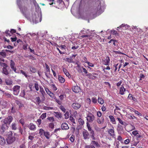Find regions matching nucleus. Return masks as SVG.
Segmentation results:
<instances>
[{
    "instance_id": "1",
    "label": "nucleus",
    "mask_w": 148,
    "mask_h": 148,
    "mask_svg": "<svg viewBox=\"0 0 148 148\" xmlns=\"http://www.w3.org/2000/svg\"><path fill=\"white\" fill-rule=\"evenodd\" d=\"M6 136L7 138L6 141L8 144H11L13 143L16 140L18 135L16 133H14L13 135V133L11 131L7 132Z\"/></svg>"
},
{
    "instance_id": "2",
    "label": "nucleus",
    "mask_w": 148,
    "mask_h": 148,
    "mask_svg": "<svg viewBox=\"0 0 148 148\" xmlns=\"http://www.w3.org/2000/svg\"><path fill=\"white\" fill-rule=\"evenodd\" d=\"M20 88V86L18 85L15 86L13 87L14 94L15 95H18L19 92Z\"/></svg>"
},
{
    "instance_id": "3",
    "label": "nucleus",
    "mask_w": 148,
    "mask_h": 148,
    "mask_svg": "<svg viewBox=\"0 0 148 148\" xmlns=\"http://www.w3.org/2000/svg\"><path fill=\"white\" fill-rule=\"evenodd\" d=\"M13 119L12 116H9L8 117L5 118L4 119V123L8 124H10Z\"/></svg>"
},
{
    "instance_id": "4",
    "label": "nucleus",
    "mask_w": 148,
    "mask_h": 148,
    "mask_svg": "<svg viewBox=\"0 0 148 148\" xmlns=\"http://www.w3.org/2000/svg\"><path fill=\"white\" fill-rule=\"evenodd\" d=\"M15 64L12 60H11L10 61V66L11 69L14 71L15 73H17L16 71V68L15 66Z\"/></svg>"
},
{
    "instance_id": "5",
    "label": "nucleus",
    "mask_w": 148,
    "mask_h": 148,
    "mask_svg": "<svg viewBox=\"0 0 148 148\" xmlns=\"http://www.w3.org/2000/svg\"><path fill=\"white\" fill-rule=\"evenodd\" d=\"M8 126L6 123L3 124L1 126V130L3 132H5L6 130L8 129Z\"/></svg>"
},
{
    "instance_id": "6",
    "label": "nucleus",
    "mask_w": 148,
    "mask_h": 148,
    "mask_svg": "<svg viewBox=\"0 0 148 148\" xmlns=\"http://www.w3.org/2000/svg\"><path fill=\"white\" fill-rule=\"evenodd\" d=\"M40 91L42 95V101H44L45 99L44 95L45 94V92L43 88L41 86L40 87Z\"/></svg>"
},
{
    "instance_id": "7",
    "label": "nucleus",
    "mask_w": 148,
    "mask_h": 148,
    "mask_svg": "<svg viewBox=\"0 0 148 148\" xmlns=\"http://www.w3.org/2000/svg\"><path fill=\"white\" fill-rule=\"evenodd\" d=\"M15 103L18 106L19 109H21L24 106L23 104L22 103L21 101L18 100H16Z\"/></svg>"
},
{
    "instance_id": "8",
    "label": "nucleus",
    "mask_w": 148,
    "mask_h": 148,
    "mask_svg": "<svg viewBox=\"0 0 148 148\" xmlns=\"http://www.w3.org/2000/svg\"><path fill=\"white\" fill-rule=\"evenodd\" d=\"M6 143L5 140L3 136L0 135V145H3Z\"/></svg>"
},
{
    "instance_id": "9",
    "label": "nucleus",
    "mask_w": 148,
    "mask_h": 148,
    "mask_svg": "<svg viewBox=\"0 0 148 148\" xmlns=\"http://www.w3.org/2000/svg\"><path fill=\"white\" fill-rule=\"evenodd\" d=\"M29 129L32 131H34L36 129V126L33 123H31L29 127Z\"/></svg>"
},
{
    "instance_id": "10",
    "label": "nucleus",
    "mask_w": 148,
    "mask_h": 148,
    "mask_svg": "<svg viewBox=\"0 0 148 148\" xmlns=\"http://www.w3.org/2000/svg\"><path fill=\"white\" fill-rule=\"evenodd\" d=\"M5 81L6 84L7 85H11L12 84V79H6Z\"/></svg>"
},
{
    "instance_id": "11",
    "label": "nucleus",
    "mask_w": 148,
    "mask_h": 148,
    "mask_svg": "<svg viewBox=\"0 0 148 148\" xmlns=\"http://www.w3.org/2000/svg\"><path fill=\"white\" fill-rule=\"evenodd\" d=\"M6 56V53L5 52L4 50H2L0 52V58H5Z\"/></svg>"
},
{
    "instance_id": "12",
    "label": "nucleus",
    "mask_w": 148,
    "mask_h": 148,
    "mask_svg": "<svg viewBox=\"0 0 148 148\" xmlns=\"http://www.w3.org/2000/svg\"><path fill=\"white\" fill-rule=\"evenodd\" d=\"M35 99L36 101V103L38 105H39L40 103H42L44 101H42V99L41 100H40V98L39 97H36Z\"/></svg>"
},
{
    "instance_id": "13",
    "label": "nucleus",
    "mask_w": 148,
    "mask_h": 148,
    "mask_svg": "<svg viewBox=\"0 0 148 148\" xmlns=\"http://www.w3.org/2000/svg\"><path fill=\"white\" fill-rule=\"evenodd\" d=\"M2 73L6 75H8L10 73V72L6 68H3L2 69Z\"/></svg>"
},
{
    "instance_id": "14",
    "label": "nucleus",
    "mask_w": 148,
    "mask_h": 148,
    "mask_svg": "<svg viewBox=\"0 0 148 148\" xmlns=\"http://www.w3.org/2000/svg\"><path fill=\"white\" fill-rule=\"evenodd\" d=\"M29 69L30 72L32 73H35L37 71L35 67L32 66H30Z\"/></svg>"
},
{
    "instance_id": "15",
    "label": "nucleus",
    "mask_w": 148,
    "mask_h": 148,
    "mask_svg": "<svg viewBox=\"0 0 148 148\" xmlns=\"http://www.w3.org/2000/svg\"><path fill=\"white\" fill-rule=\"evenodd\" d=\"M20 73H21L26 78H28V77H29V76L27 75L26 72H25L24 71L22 70H21L20 71Z\"/></svg>"
},
{
    "instance_id": "16",
    "label": "nucleus",
    "mask_w": 148,
    "mask_h": 148,
    "mask_svg": "<svg viewBox=\"0 0 148 148\" xmlns=\"http://www.w3.org/2000/svg\"><path fill=\"white\" fill-rule=\"evenodd\" d=\"M11 127L13 130H16L17 129L16 124L15 123H13L12 124Z\"/></svg>"
},
{
    "instance_id": "17",
    "label": "nucleus",
    "mask_w": 148,
    "mask_h": 148,
    "mask_svg": "<svg viewBox=\"0 0 148 148\" xmlns=\"http://www.w3.org/2000/svg\"><path fill=\"white\" fill-rule=\"evenodd\" d=\"M45 65L46 66V72H47V73H48L49 74L50 73V70L49 66L46 63H45Z\"/></svg>"
},
{
    "instance_id": "18",
    "label": "nucleus",
    "mask_w": 148,
    "mask_h": 148,
    "mask_svg": "<svg viewBox=\"0 0 148 148\" xmlns=\"http://www.w3.org/2000/svg\"><path fill=\"white\" fill-rule=\"evenodd\" d=\"M34 87L37 91H38L39 89V86L37 82H36L34 84Z\"/></svg>"
},
{
    "instance_id": "19",
    "label": "nucleus",
    "mask_w": 148,
    "mask_h": 148,
    "mask_svg": "<svg viewBox=\"0 0 148 148\" xmlns=\"http://www.w3.org/2000/svg\"><path fill=\"white\" fill-rule=\"evenodd\" d=\"M58 79L59 81L61 83H64L65 81V79L60 76H59Z\"/></svg>"
},
{
    "instance_id": "20",
    "label": "nucleus",
    "mask_w": 148,
    "mask_h": 148,
    "mask_svg": "<svg viewBox=\"0 0 148 148\" xmlns=\"http://www.w3.org/2000/svg\"><path fill=\"white\" fill-rule=\"evenodd\" d=\"M0 64L1 66L3 67V68H7L8 66L6 64L1 61L0 62Z\"/></svg>"
},
{
    "instance_id": "21",
    "label": "nucleus",
    "mask_w": 148,
    "mask_h": 148,
    "mask_svg": "<svg viewBox=\"0 0 148 148\" xmlns=\"http://www.w3.org/2000/svg\"><path fill=\"white\" fill-rule=\"evenodd\" d=\"M16 112V110L15 108L12 106L11 108V112L12 113H14Z\"/></svg>"
},
{
    "instance_id": "22",
    "label": "nucleus",
    "mask_w": 148,
    "mask_h": 148,
    "mask_svg": "<svg viewBox=\"0 0 148 148\" xmlns=\"http://www.w3.org/2000/svg\"><path fill=\"white\" fill-rule=\"evenodd\" d=\"M25 95V90H22L20 94V96L23 97H24Z\"/></svg>"
},
{
    "instance_id": "23",
    "label": "nucleus",
    "mask_w": 148,
    "mask_h": 148,
    "mask_svg": "<svg viewBox=\"0 0 148 148\" xmlns=\"http://www.w3.org/2000/svg\"><path fill=\"white\" fill-rule=\"evenodd\" d=\"M55 116L58 118H60L62 117L61 114L58 112H55Z\"/></svg>"
},
{
    "instance_id": "24",
    "label": "nucleus",
    "mask_w": 148,
    "mask_h": 148,
    "mask_svg": "<svg viewBox=\"0 0 148 148\" xmlns=\"http://www.w3.org/2000/svg\"><path fill=\"white\" fill-rule=\"evenodd\" d=\"M44 135L47 138L49 139L50 135L49 133V132H45L44 134Z\"/></svg>"
},
{
    "instance_id": "25",
    "label": "nucleus",
    "mask_w": 148,
    "mask_h": 148,
    "mask_svg": "<svg viewBox=\"0 0 148 148\" xmlns=\"http://www.w3.org/2000/svg\"><path fill=\"white\" fill-rule=\"evenodd\" d=\"M47 119L50 122H53L54 121V119L53 117H48Z\"/></svg>"
},
{
    "instance_id": "26",
    "label": "nucleus",
    "mask_w": 148,
    "mask_h": 148,
    "mask_svg": "<svg viewBox=\"0 0 148 148\" xmlns=\"http://www.w3.org/2000/svg\"><path fill=\"white\" fill-rule=\"evenodd\" d=\"M54 101H56L57 103H58L59 105H61L62 103V102L60 101H59L58 99H57V98L56 97L54 98Z\"/></svg>"
},
{
    "instance_id": "27",
    "label": "nucleus",
    "mask_w": 148,
    "mask_h": 148,
    "mask_svg": "<svg viewBox=\"0 0 148 148\" xmlns=\"http://www.w3.org/2000/svg\"><path fill=\"white\" fill-rule=\"evenodd\" d=\"M46 113H43L40 116V118L42 119H43L45 118H46Z\"/></svg>"
},
{
    "instance_id": "28",
    "label": "nucleus",
    "mask_w": 148,
    "mask_h": 148,
    "mask_svg": "<svg viewBox=\"0 0 148 148\" xmlns=\"http://www.w3.org/2000/svg\"><path fill=\"white\" fill-rule=\"evenodd\" d=\"M54 127V124L53 123H51L49 124V127L51 129H53Z\"/></svg>"
},
{
    "instance_id": "29",
    "label": "nucleus",
    "mask_w": 148,
    "mask_h": 148,
    "mask_svg": "<svg viewBox=\"0 0 148 148\" xmlns=\"http://www.w3.org/2000/svg\"><path fill=\"white\" fill-rule=\"evenodd\" d=\"M45 132H44L43 129H41L39 130V134L41 136L43 134H44Z\"/></svg>"
},
{
    "instance_id": "30",
    "label": "nucleus",
    "mask_w": 148,
    "mask_h": 148,
    "mask_svg": "<svg viewBox=\"0 0 148 148\" xmlns=\"http://www.w3.org/2000/svg\"><path fill=\"white\" fill-rule=\"evenodd\" d=\"M48 95H49L51 97L53 98V99H54L55 97H56L55 96L54 94L51 92V93H49Z\"/></svg>"
},
{
    "instance_id": "31",
    "label": "nucleus",
    "mask_w": 148,
    "mask_h": 148,
    "mask_svg": "<svg viewBox=\"0 0 148 148\" xmlns=\"http://www.w3.org/2000/svg\"><path fill=\"white\" fill-rule=\"evenodd\" d=\"M19 122L20 123H21L22 125H24L25 122L24 120L23 119H21L19 121Z\"/></svg>"
},
{
    "instance_id": "32",
    "label": "nucleus",
    "mask_w": 148,
    "mask_h": 148,
    "mask_svg": "<svg viewBox=\"0 0 148 148\" xmlns=\"http://www.w3.org/2000/svg\"><path fill=\"white\" fill-rule=\"evenodd\" d=\"M5 48H7L8 49H12L13 48V47L10 45H8L7 46H5V47H4Z\"/></svg>"
},
{
    "instance_id": "33",
    "label": "nucleus",
    "mask_w": 148,
    "mask_h": 148,
    "mask_svg": "<svg viewBox=\"0 0 148 148\" xmlns=\"http://www.w3.org/2000/svg\"><path fill=\"white\" fill-rule=\"evenodd\" d=\"M8 103L6 101H4L3 102V106L5 108H7V105H8Z\"/></svg>"
},
{
    "instance_id": "34",
    "label": "nucleus",
    "mask_w": 148,
    "mask_h": 148,
    "mask_svg": "<svg viewBox=\"0 0 148 148\" xmlns=\"http://www.w3.org/2000/svg\"><path fill=\"white\" fill-rule=\"evenodd\" d=\"M53 109V108L51 107H48L47 106H45L44 107V109L46 110H52Z\"/></svg>"
},
{
    "instance_id": "35",
    "label": "nucleus",
    "mask_w": 148,
    "mask_h": 148,
    "mask_svg": "<svg viewBox=\"0 0 148 148\" xmlns=\"http://www.w3.org/2000/svg\"><path fill=\"white\" fill-rule=\"evenodd\" d=\"M5 33L6 34V36H11L10 35V32L9 30H6L5 31Z\"/></svg>"
},
{
    "instance_id": "36",
    "label": "nucleus",
    "mask_w": 148,
    "mask_h": 148,
    "mask_svg": "<svg viewBox=\"0 0 148 148\" xmlns=\"http://www.w3.org/2000/svg\"><path fill=\"white\" fill-rule=\"evenodd\" d=\"M4 94L8 97L10 98L11 97V95L10 93L7 92H5L4 93Z\"/></svg>"
},
{
    "instance_id": "37",
    "label": "nucleus",
    "mask_w": 148,
    "mask_h": 148,
    "mask_svg": "<svg viewBox=\"0 0 148 148\" xmlns=\"http://www.w3.org/2000/svg\"><path fill=\"white\" fill-rule=\"evenodd\" d=\"M11 41L12 42H14L16 41V40H17V38L16 37H15V38H11Z\"/></svg>"
},
{
    "instance_id": "38",
    "label": "nucleus",
    "mask_w": 148,
    "mask_h": 148,
    "mask_svg": "<svg viewBox=\"0 0 148 148\" xmlns=\"http://www.w3.org/2000/svg\"><path fill=\"white\" fill-rule=\"evenodd\" d=\"M21 0H17V4L19 7L21 6Z\"/></svg>"
},
{
    "instance_id": "39",
    "label": "nucleus",
    "mask_w": 148,
    "mask_h": 148,
    "mask_svg": "<svg viewBox=\"0 0 148 148\" xmlns=\"http://www.w3.org/2000/svg\"><path fill=\"white\" fill-rule=\"evenodd\" d=\"M45 90L47 92V93L49 94V93H51V91L49 90L48 88H45Z\"/></svg>"
},
{
    "instance_id": "40",
    "label": "nucleus",
    "mask_w": 148,
    "mask_h": 148,
    "mask_svg": "<svg viewBox=\"0 0 148 148\" xmlns=\"http://www.w3.org/2000/svg\"><path fill=\"white\" fill-rule=\"evenodd\" d=\"M60 109L64 112H65V108L62 106H61L60 107Z\"/></svg>"
},
{
    "instance_id": "41",
    "label": "nucleus",
    "mask_w": 148,
    "mask_h": 148,
    "mask_svg": "<svg viewBox=\"0 0 148 148\" xmlns=\"http://www.w3.org/2000/svg\"><path fill=\"white\" fill-rule=\"evenodd\" d=\"M10 32V33L12 34H13L14 33H15L16 32V31L15 29H11Z\"/></svg>"
},
{
    "instance_id": "42",
    "label": "nucleus",
    "mask_w": 148,
    "mask_h": 148,
    "mask_svg": "<svg viewBox=\"0 0 148 148\" xmlns=\"http://www.w3.org/2000/svg\"><path fill=\"white\" fill-rule=\"evenodd\" d=\"M34 137L31 135H29L28 136V139L31 140H33L34 139Z\"/></svg>"
},
{
    "instance_id": "43",
    "label": "nucleus",
    "mask_w": 148,
    "mask_h": 148,
    "mask_svg": "<svg viewBox=\"0 0 148 148\" xmlns=\"http://www.w3.org/2000/svg\"><path fill=\"white\" fill-rule=\"evenodd\" d=\"M59 97L60 99V100L61 101L63 100L64 98V95H60V96H59Z\"/></svg>"
},
{
    "instance_id": "44",
    "label": "nucleus",
    "mask_w": 148,
    "mask_h": 148,
    "mask_svg": "<svg viewBox=\"0 0 148 148\" xmlns=\"http://www.w3.org/2000/svg\"><path fill=\"white\" fill-rule=\"evenodd\" d=\"M37 122L38 123V125H40L41 124V119H38L37 120Z\"/></svg>"
},
{
    "instance_id": "45",
    "label": "nucleus",
    "mask_w": 148,
    "mask_h": 148,
    "mask_svg": "<svg viewBox=\"0 0 148 148\" xmlns=\"http://www.w3.org/2000/svg\"><path fill=\"white\" fill-rule=\"evenodd\" d=\"M65 123H63L61 125V127L62 130L65 129Z\"/></svg>"
},
{
    "instance_id": "46",
    "label": "nucleus",
    "mask_w": 148,
    "mask_h": 148,
    "mask_svg": "<svg viewBox=\"0 0 148 148\" xmlns=\"http://www.w3.org/2000/svg\"><path fill=\"white\" fill-rule=\"evenodd\" d=\"M27 44H25L23 46V49L24 50H26L27 49Z\"/></svg>"
},
{
    "instance_id": "47",
    "label": "nucleus",
    "mask_w": 148,
    "mask_h": 148,
    "mask_svg": "<svg viewBox=\"0 0 148 148\" xmlns=\"http://www.w3.org/2000/svg\"><path fill=\"white\" fill-rule=\"evenodd\" d=\"M51 70L52 72H53V76H54V77H56V74L55 72V71L54 70H53L52 69H51Z\"/></svg>"
},
{
    "instance_id": "48",
    "label": "nucleus",
    "mask_w": 148,
    "mask_h": 148,
    "mask_svg": "<svg viewBox=\"0 0 148 148\" xmlns=\"http://www.w3.org/2000/svg\"><path fill=\"white\" fill-rule=\"evenodd\" d=\"M4 40L5 41H6V42H7L8 43H9L10 42V41L9 40L7 39V38H4Z\"/></svg>"
},
{
    "instance_id": "49",
    "label": "nucleus",
    "mask_w": 148,
    "mask_h": 148,
    "mask_svg": "<svg viewBox=\"0 0 148 148\" xmlns=\"http://www.w3.org/2000/svg\"><path fill=\"white\" fill-rule=\"evenodd\" d=\"M50 2H51V3H50L49 4L50 5H52L53 4V2L54 0H49Z\"/></svg>"
},
{
    "instance_id": "50",
    "label": "nucleus",
    "mask_w": 148,
    "mask_h": 148,
    "mask_svg": "<svg viewBox=\"0 0 148 148\" xmlns=\"http://www.w3.org/2000/svg\"><path fill=\"white\" fill-rule=\"evenodd\" d=\"M52 86L54 90L56 91L57 90V88L54 85H53Z\"/></svg>"
},
{
    "instance_id": "51",
    "label": "nucleus",
    "mask_w": 148,
    "mask_h": 148,
    "mask_svg": "<svg viewBox=\"0 0 148 148\" xmlns=\"http://www.w3.org/2000/svg\"><path fill=\"white\" fill-rule=\"evenodd\" d=\"M5 51H6V52H9L11 53H13L14 52V51H10V50H7V49H6L5 50Z\"/></svg>"
},
{
    "instance_id": "52",
    "label": "nucleus",
    "mask_w": 148,
    "mask_h": 148,
    "mask_svg": "<svg viewBox=\"0 0 148 148\" xmlns=\"http://www.w3.org/2000/svg\"><path fill=\"white\" fill-rule=\"evenodd\" d=\"M29 49L30 52H32L33 53H34V49H32L30 48H29Z\"/></svg>"
},
{
    "instance_id": "53",
    "label": "nucleus",
    "mask_w": 148,
    "mask_h": 148,
    "mask_svg": "<svg viewBox=\"0 0 148 148\" xmlns=\"http://www.w3.org/2000/svg\"><path fill=\"white\" fill-rule=\"evenodd\" d=\"M62 1V0H57V2L59 3H61Z\"/></svg>"
},
{
    "instance_id": "54",
    "label": "nucleus",
    "mask_w": 148,
    "mask_h": 148,
    "mask_svg": "<svg viewBox=\"0 0 148 148\" xmlns=\"http://www.w3.org/2000/svg\"><path fill=\"white\" fill-rule=\"evenodd\" d=\"M60 129H61L60 128L56 129L55 130V132H57L58 130H59Z\"/></svg>"
},
{
    "instance_id": "55",
    "label": "nucleus",
    "mask_w": 148,
    "mask_h": 148,
    "mask_svg": "<svg viewBox=\"0 0 148 148\" xmlns=\"http://www.w3.org/2000/svg\"><path fill=\"white\" fill-rule=\"evenodd\" d=\"M22 42V41L20 39H18V40H17V42L18 43L20 42Z\"/></svg>"
},
{
    "instance_id": "56",
    "label": "nucleus",
    "mask_w": 148,
    "mask_h": 148,
    "mask_svg": "<svg viewBox=\"0 0 148 148\" xmlns=\"http://www.w3.org/2000/svg\"><path fill=\"white\" fill-rule=\"evenodd\" d=\"M2 58H0V61H2L4 62L5 61V60L3 59Z\"/></svg>"
},
{
    "instance_id": "57",
    "label": "nucleus",
    "mask_w": 148,
    "mask_h": 148,
    "mask_svg": "<svg viewBox=\"0 0 148 148\" xmlns=\"http://www.w3.org/2000/svg\"><path fill=\"white\" fill-rule=\"evenodd\" d=\"M19 148H25L24 146L23 145H21L20 146Z\"/></svg>"
},
{
    "instance_id": "58",
    "label": "nucleus",
    "mask_w": 148,
    "mask_h": 148,
    "mask_svg": "<svg viewBox=\"0 0 148 148\" xmlns=\"http://www.w3.org/2000/svg\"><path fill=\"white\" fill-rule=\"evenodd\" d=\"M2 80L1 79L0 77V84H2Z\"/></svg>"
},
{
    "instance_id": "59",
    "label": "nucleus",
    "mask_w": 148,
    "mask_h": 148,
    "mask_svg": "<svg viewBox=\"0 0 148 148\" xmlns=\"http://www.w3.org/2000/svg\"><path fill=\"white\" fill-rule=\"evenodd\" d=\"M47 73H45V75H46V76L47 77H48V75H47Z\"/></svg>"
},
{
    "instance_id": "60",
    "label": "nucleus",
    "mask_w": 148,
    "mask_h": 148,
    "mask_svg": "<svg viewBox=\"0 0 148 148\" xmlns=\"http://www.w3.org/2000/svg\"><path fill=\"white\" fill-rule=\"evenodd\" d=\"M20 132H21V134H22L23 130H22L21 129V130H20Z\"/></svg>"
},
{
    "instance_id": "61",
    "label": "nucleus",
    "mask_w": 148,
    "mask_h": 148,
    "mask_svg": "<svg viewBox=\"0 0 148 148\" xmlns=\"http://www.w3.org/2000/svg\"><path fill=\"white\" fill-rule=\"evenodd\" d=\"M38 75L39 76H40V72H39V71H38Z\"/></svg>"
},
{
    "instance_id": "62",
    "label": "nucleus",
    "mask_w": 148,
    "mask_h": 148,
    "mask_svg": "<svg viewBox=\"0 0 148 148\" xmlns=\"http://www.w3.org/2000/svg\"><path fill=\"white\" fill-rule=\"evenodd\" d=\"M59 53H60V54H62V53L60 51V50H59Z\"/></svg>"
},
{
    "instance_id": "63",
    "label": "nucleus",
    "mask_w": 148,
    "mask_h": 148,
    "mask_svg": "<svg viewBox=\"0 0 148 148\" xmlns=\"http://www.w3.org/2000/svg\"><path fill=\"white\" fill-rule=\"evenodd\" d=\"M63 71L64 72V73H65V71H64V68H63Z\"/></svg>"
},
{
    "instance_id": "64",
    "label": "nucleus",
    "mask_w": 148,
    "mask_h": 148,
    "mask_svg": "<svg viewBox=\"0 0 148 148\" xmlns=\"http://www.w3.org/2000/svg\"><path fill=\"white\" fill-rule=\"evenodd\" d=\"M21 29L20 28H19L18 30H20Z\"/></svg>"
}]
</instances>
